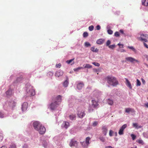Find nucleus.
I'll return each instance as SVG.
<instances>
[{"instance_id": "f257e3e1", "label": "nucleus", "mask_w": 148, "mask_h": 148, "mask_svg": "<svg viewBox=\"0 0 148 148\" xmlns=\"http://www.w3.org/2000/svg\"><path fill=\"white\" fill-rule=\"evenodd\" d=\"M34 129L37 131L40 134H44L46 131L45 127L38 121L34 122L33 123Z\"/></svg>"}, {"instance_id": "f03ea898", "label": "nucleus", "mask_w": 148, "mask_h": 148, "mask_svg": "<svg viewBox=\"0 0 148 148\" xmlns=\"http://www.w3.org/2000/svg\"><path fill=\"white\" fill-rule=\"evenodd\" d=\"M106 79H107L108 83L111 85L115 86L118 84V82L115 77L108 76L106 77Z\"/></svg>"}, {"instance_id": "7ed1b4c3", "label": "nucleus", "mask_w": 148, "mask_h": 148, "mask_svg": "<svg viewBox=\"0 0 148 148\" xmlns=\"http://www.w3.org/2000/svg\"><path fill=\"white\" fill-rule=\"evenodd\" d=\"M62 96L60 95H58L57 96H54L52 98V101H57V102H58L59 105L60 103L62 101Z\"/></svg>"}, {"instance_id": "20e7f679", "label": "nucleus", "mask_w": 148, "mask_h": 148, "mask_svg": "<svg viewBox=\"0 0 148 148\" xmlns=\"http://www.w3.org/2000/svg\"><path fill=\"white\" fill-rule=\"evenodd\" d=\"M59 104L58 102H57V101L52 102L49 106V108L51 110H55L58 106Z\"/></svg>"}, {"instance_id": "39448f33", "label": "nucleus", "mask_w": 148, "mask_h": 148, "mask_svg": "<svg viewBox=\"0 0 148 148\" xmlns=\"http://www.w3.org/2000/svg\"><path fill=\"white\" fill-rule=\"evenodd\" d=\"M27 95L29 96H33L35 94L34 90L32 87H30L29 88H27Z\"/></svg>"}, {"instance_id": "423d86ee", "label": "nucleus", "mask_w": 148, "mask_h": 148, "mask_svg": "<svg viewBox=\"0 0 148 148\" xmlns=\"http://www.w3.org/2000/svg\"><path fill=\"white\" fill-rule=\"evenodd\" d=\"M127 127V125L126 124H125L123 125L120 128L119 132V135H122L124 134V130Z\"/></svg>"}, {"instance_id": "0eeeda50", "label": "nucleus", "mask_w": 148, "mask_h": 148, "mask_svg": "<svg viewBox=\"0 0 148 148\" xmlns=\"http://www.w3.org/2000/svg\"><path fill=\"white\" fill-rule=\"evenodd\" d=\"M125 60L129 62H130L132 63H133L134 62H139L138 60L135 59L134 58L131 57H128L125 58Z\"/></svg>"}, {"instance_id": "6e6552de", "label": "nucleus", "mask_w": 148, "mask_h": 148, "mask_svg": "<svg viewBox=\"0 0 148 148\" xmlns=\"http://www.w3.org/2000/svg\"><path fill=\"white\" fill-rule=\"evenodd\" d=\"M28 104L27 102H24L22 105L21 109L23 112L26 111L28 108Z\"/></svg>"}, {"instance_id": "1a4fd4ad", "label": "nucleus", "mask_w": 148, "mask_h": 148, "mask_svg": "<svg viewBox=\"0 0 148 148\" xmlns=\"http://www.w3.org/2000/svg\"><path fill=\"white\" fill-rule=\"evenodd\" d=\"M77 115L80 118H82L85 115L84 111L83 110L79 111L78 112Z\"/></svg>"}, {"instance_id": "9d476101", "label": "nucleus", "mask_w": 148, "mask_h": 148, "mask_svg": "<svg viewBox=\"0 0 148 148\" xmlns=\"http://www.w3.org/2000/svg\"><path fill=\"white\" fill-rule=\"evenodd\" d=\"M144 37L145 38H148V35L147 34H142L140 35V38L141 40L142 41H144L145 42H147V40L144 38Z\"/></svg>"}, {"instance_id": "9b49d317", "label": "nucleus", "mask_w": 148, "mask_h": 148, "mask_svg": "<svg viewBox=\"0 0 148 148\" xmlns=\"http://www.w3.org/2000/svg\"><path fill=\"white\" fill-rule=\"evenodd\" d=\"M102 132L105 136H106L108 131V129L106 126L102 127Z\"/></svg>"}, {"instance_id": "f8f14e48", "label": "nucleus", "mask_w": 148, "mask_h": 148, "mask_svg": "<svg viewBox=\"0 0 148 148\" xmlns=\"http://www.w3.org/2000/svg\"><path fill=\"white\" fill-rule=\"evenodd\" d=\"M77 143V141L73 139H72L69 143V145L72 147L75 146Z\"/></svg>"}, {"instance_id": "ddd939ff", "label": "nucleus", "mask_w": 148, "mask_h": 148, "mask_svg": "<svg viewBox=\"0 0 148 148\" xmlns=\"http://www.w3.org/2000/svg\"><path fill=\"white\" fill-rule=\"evenodd\" d=\"M63 72L62 71L59 70L56 72V76L59 77L63 75Z\"/></svg>"}, {"instance_id": "4468645a", "label": "nucleus", "mask_w": 148, "mask_h": 148, "mask_svg": "<svg viewBox=\"0 0 148 148\" xmlns=\"http://www.w3.org/2000/svg\"><path fill=\"white\" fill-rule=\"evenodd\" d=\"M125 112L127 113H129L130 112H135V111L134 109L129 108H125Z\"/></svg>"}, {"instance_id": "2eb2a0df", "label": "nucleus", "mask_w": 148, "mask_h": 148, "mask_svg": "<svg viewBox=\"0 0 148 148\" xmlns=\"http://www.w3.org/2000/svg\"><path fill=\"white\" fill-rule=\"evenodd\" d=\"M90 139V138L89 137H86V142L85 143L86 144V146L85 148H87V147L88 146V145L89 144V141ZM85 148V147H84Z\"/></svg>"}, {"instance_id": "dca6fc26", "label": "nucleus", "mask_w": 148, "mask_h": 148, "mask_svg": "<svg viewBox=\"0 0 148 148\" xmlns=\"http://www.w3.org/2000/svg\"><path fill=\"white\" fill-rule=\"evenodd\" d=\"M125 79L126 80V84L127 86H128L130 89H131L132 88V86L130 82L127 79L125 78Z\"/></svg>"}, {"instance_id": "f3484780", "label": "nucleus", "mask_w": 148, "mask_h": 148, "mask_svg": "<svg viewBox=\"0 0 148 148\" xmlns=\"http://www.w3.org/2000/svg\"><path fill=\"white\" fill-rule=\"evenodd\" d=\"M105 41L104 39H100L98 40L96 42L97 44L99 45H101Z\"/></svg>"}, {"instance_id": "a211bd4d", "label": "nucleus", "mask_w": 148, "mask_h": 148, "mask_svg": "<svg viewBox=\"0 0 148 148\" xmlns=\"http://www.w3.org/2000/svg\"><path fill=\"white\" fill-rule=\"evenodd\" d=\"M16 105V103L13 101H12L10 102L9 104L10 106L12 108L14 107Z\"/></svg>"}, {"instance_id": "6ab92c4d", "label": "nucleus", "mask_w": 148, "mask_h": 148, "mask_svg": "<svg viewBox=\"0 0 148 148\" xmlns=\"http://www.w3.org/2000/svg\"><path fill=\"white\" fill-rule=\"evenodd\" d=\"M142 4L145 6H148V0H142Z\"/></svg>"}, {"instance_id": "aec40b11", "label": "nucleus", "mask_w": 148, "mask_h": 148, "mask_svg": "<svg viewBox=\"0 0 148 148\" xmlns=\"http://www.w3.org/2000/svg\"><path fill=\"white\" fill-rule=\"evenodd\" d=\"M84 84L82 83H79L77 85V88L79 90L82 89V87L84 86Z\"/></svg>"}, {"instance_id": "412c9836", "label": "nucleus", "mask_w": 148, "mask_h": 148, "mask_svg": "<svg viewBox=\"0 0 148 148\" xmlns=\"http://www.w3.org/2000/svg\"><path fill=\"white\" fill-rule=\"evenodd\" d=\"M92 105L94 107H96L98 105V103L95 100H92Z\"/></svg>"}, {"instance_id": "4be33fe9", "label": "nucleus", "mask_w": 148, "mask_h": 148, "mask_svg": "<svg viewBox=\"0 0 148 148\" xmlns=\"http://www.w3.org/2000/svg\"><path fill=\"white\" fill-rule=\"evenodd\" d=\"M64 127L65 129L67 128L69 126V123L67 121H64Z\"/></svg>"}, {"instance_id": "5701e85b", "label": "nucleus", "mask_w": 148, "mask_h": 148, "mask_svg": "<svg viewBox=\"0 0 148 148\" xmlns=\"http://www.w3.org/2000/svg\"><path fill=\"white\" fill-rule=\"evenodd\" d=\"M91 50L93 52H97L99 51V50L97 48L95 49L94 47H92L91 48Z\"/></svg>"}, {"instance_id": "b1692460", "label": "nucleus", "mask_w": 148, "mask_h": 148, "mask_svg": "<svg viewBox=\"0 0 148 148\" xmlns=\"http://www.w3.org/2000/svg\"><path fill=\"white\" fill-rule=\"evenodd\" d=\"M107 102L108 104L110 105H112L113 103V100L110 99H108Z\"/></svg>"}, {"instance_id": "393cba45", "label": "nucleus", "mask_w": 148, "mask_h": 148, "mask_svg": "<svg viewBox=\"0 0 148 148\" xmlns=\"http://www.w3.org/2000/svg\"><path fill=\"white\" fill-rule=\"evenodd\" d=\"M76 116L75 114L70 115L69 116L70 119L71 120H73L75 118Z\"/></svg>"}, {"instance_id": "a878e982", "label": "nucleus", "mask_w": 148, "mask_h": 148, "mask_svg": "<svg viewBox=\"0 0 148 148\" xmlns=\"http://www.w3.org/2000/svg\"><path fill=\"white\" fill-rule=\"evenodd\" d=\"M136 142L139 144H140L142 145H143L144 143L143 141L141 139L138 140L136 141Z\"/></svg>"}, {"instance_id": "bb28decb", "label": "nucleus", "mask_w": 148, "mask_h": 148, "mask_svg": "<svg viewBox=\"0 0 148 148\" xmlns=\"http://www.w3.org/2000/svg\"><path fill=\"white\" fill-rule=\"evenodd\" d=\"M92 67V66L88 64H86L84 66V68H90Z\"/></svg>"}, {"instance_id": "cd10ccee", "label": "nucleus", "mask_w": 148, "mask_h": 148, "mask_svg": "<svg viewBox=\"0 0 148 148\" xmlns=\"http://www.w3.org/2000/svg\"><path fill=\"white\" fill-rule=\"evenodd\" d=\"M133 126L136 128H140L141 127L140 126H138L137 123H133Z\"/></svg>"}, {"instance_id": "c85d7f7f", "label": "nucleus", "mask_w": 148, "mask_h": 148, "mask_svg": "<svg viewBox=\"0 0 148 148\" xmlns=\"http://www.w3.org/2000/svg\"><path fill=\"white\" fill-rule=\"evenodd\" d=\"M63 86L64 87H66L67 86L68 84V82L67 80H66L64 81V82L63 83Z\"/></svg>"}, {"instance_id": "c756f323", "label": "nucleus", "mask_w": 148, "mask_h": 148, "mask_svg": "<svg viewBox=\"0 0 148 148\" xmlns=\"http://www.w3.org/2000/svg\"><path fill=\"white\" fill-rule=\"evenodd\" d=\"M127 48L132 49L133 51H134L135 52H136V50L133 47L128 46L127 47Z\"/></svg>"}, {"instance_id": "7c9ffc66", "label": "nucleus", "mask_w": 148, "mask_h": 148, "mask_svg": "<svg viewBox=\"0 0 148 148\" xmlns=\"http://www.w3.org/2000/svg\"><path fill=\"white\" fill-rule=\"evenodd\" d=\"M6 93L7 95H10L12 93V91L11 90L9 89L8 91H7Z\"/></svg>"}, {"instance_id": "2f4dec72", "label": "nucleus", "mask_w": 148, "mask_h": 148, "mask_svg": "<svg viewBox=\"0 0 148 148\" xmlns=\"http://www.w3.org/2000/svg\"><path fill=\"white\" fill-rule=\"evenodd\" d=\"M140 85L141 82L138 79H137L136 86H140Z\"/></svg>"}, {"instance_id": "473e14b6", "label": "nucleus", "mask_w": 148, "mask_h": 148, "mask_svg": "<svg viewBox=\"0 0 148 148\" xmlns=\"http://www.w3.org/2000/svg\"><path fill=\"white\" fill-rule=\"evenodd\" d=\"M85 46L86 47H88L90 46V43L88 42H86L84 44Z\"/></svg>"}, {"instance_id": "72a5a7b5", "label": "nucleus", "mask_w": 148, "mask_h": 148, "mask_svg": "<svg viewBox=\"0 0 148 148\" xmlns=\"http://www.w3.org/2000/svg\"><path fill=\"white\" fill-rule=\"evenodd\" d=\"M108 47L112 49H114L115 47V45H111L109 46Z\"/></svg>"}, {"instance_id": "f704fd0d", "label": "nucleus", "mask_w": 148, "mask_h": 148, "mask_svg": "<svg viewBox=\"0 0 148 148\" xmlns=\"http://www.w3.org/2000/svg\"><path fill=\"white\" fill-rule=\"evenodd\" d=\"M99 139L103 142H104L105 141V138L103 137H100Z\"/></svg>"}, {"instance_id": "c9c22d12", "label": "nucleus", "mask_w": 148, "mask_h": 148, "mask_svg": "<svg viewBox=\"0 0 148 148\" xmlns=\"http://www.w3.org/2000/svg\"><path fill=\"white\" fill-rule=\"evenodd\" d=\"M108 33L109 34H112L113 32L112 30L110 29H109L107 30Z\"/></svg>"}, {"instance_id": "e433bc0d", "label": "nucleus", "mask_w": 148, "mask_h": 148, "mask_svg": "<svg viewBox=\"0 0 148 148\" xmlns=\"http://www.w3.org/2000/svg\"><path fill=\"white\" fill-rule=\"evenodd\" d=\"M92 64L96 66H100V64L97 62H93L92 63Z\"/></svg>"}, {"instance_id": "4c0bfd02", "label": "nucleus", "mask_w": 148, "mask_h": 148, "mask_svg": "<svg viewBox=\"0 0 148 148\" xmlns=\"http://www.w3.org/2000/svg\"><path fill=\"white\" fill-rule=\"evenodd\" d=\"M74 59L68 60L66 61V62L68 64H70L71 62H72L74 60Z\"/></svg>"}, {"instance_id": "58836bf2", "label": "nucleus", "mask_w": 148, "mask_h": 148, "mask_svg": "<svg viewBox=\"0 0 148 148\" xmlns=\"http://www.w3.org/2000/svg\"><path fill=\"white\" fill-rule=\"evenodd\" d=\"M4 114L2 111H0V117L2 118L4 117Z\"/></svg>"}, {"instance_id": "ea45409f", "label": "nucleus", "mask_w": 148, "mask_h": 148, "mask_svg": "<svg viewBox=\"0 0 148 148\" xmlns=\"http://www.w3.org/2000/svg\"><path fill=\"white\" fill-rule=\"evenodd\" d=\"M88 36V33L86 32H85L83 33V36L84 37H86Z\"/></svg>"}, {"instance_id": "a19ab883", "label": "nucleus", "mask_w": 148, "mask_h": 148, "mask_svg": "<svg viewBox=\"0 0 148 148\" xmlns=\"http://www.w3.org/2000/svg\"><path fill=\"white\" fill-rule=\"evenodd\" d=\"M119 32H116L114 33V36L116 37H119Z\"/></svg>"}, {"instance_id": "79ce46f5", "label": "nucleus", "mask_w": 148, "mask_h": 148, "mask_svg": "<svg viewBox=\"0 0 148 148\" xmlns=\"http://www.w3.org/2000/svg\"><path fill=\"white\" fill-rule=\"evenodd\" d=\"M94 27L93 25H91L89 27L88 29L90 31H92Z\"/></svg>"}, {"instance_id": "37998d69", "label": "nucleus", "mask_w": 148, "mask_h": 148, "mask_svg": "<svg viewBox=\"0 0 148 148\" xmlns=\"http://www.w3.org/2000/svg\"><path fill=\"white\" fill-rule=\"evenodd\" d=\"M22 79L21 77L18 78L16 79V82H20L22 80Z\"/></svg>"}, {"instance_id": "c03bdc74", "label": "nucleus", "mask_w": 148, "mask_h": 148, "mask_svg": "<svg viewBox=\"0 0 148 148\" xmlns=\"http://www.w3.org/2000/svg\"><path fill=\"white\" fill-rule=\"evenodd\" d=\"M3 138V134L2 133L0 132V141H1Z\"/></svg>"}, {"instance_id": "a18cd8bd", "label": "nucleus", "mask_w": 148, "mask_h": 148, "mask_svg": "<svg viewBox=\"0 0 148 148\" xmlns=\"http://www.w3.org/2000/svg\"><path fill=\"white\" fill-rule=\"evenodd\" d=\"M131 136L133 140H134L136 138V136L134 135V134H132L131 135Z\"/></svg>"}, {"instance_id": "49530a36", "label": "nucleus", "mask_w": 148, "mask_h": 148, "mask_svg": "<svg viewBox=\"0 0 148 148\" xmlns=\"http://www.w3.org/2000/svg\"><path fill=\"white\" fill-rule=\"evenodd\" d=\"M110 43H111L110 41V40H108L107 41V42L106 43V45L107 46H109V45L110 44Z\"/></svg>"}, {"instance_id": "de8ad7c7", "label": "nucleus", "mask_w": 148, "mask_h": 148, "mask_svg": "<svg viewBox=\"0 0 148 148\" xmlns=\"http://www.w3.org/2000/svg\"><path fill=\"white\" fill-rule=\"evenodd\" d=\"M98 124V122L97 121H94L92 123V125L93 126H96Z\"/></svg>"}, {"instance_id": "09e8293b", "label": "nucleus", "mask_w": 148, "mask_h": 148, "mask_svg": "<svg viewBox=\"0 0 148 148\" xmlns=\"http://www.w3.org/2000/svg\"><path fill=\"white\" fill-rule=\"evenodd\" d=\"M56 67L57 68H60L61 66V64L60 63L56 64Z\"/></svg>"}, {"instance_id": "8fccbe9b", "label": "nucleus", "mask_w": 148, "mask_h": 148, "mask_svg": "<svg viewBox=\"0 0 148 148\" xmlns=\"http://www.w3.org/2000/svg\"><path fill=\"white\" fill-rule=\"evenodd\" d=\"M113 131L112 130H110L109 131V135L110 136H112Z\"/></svg>"}, {"instance_id": "3c124183", "label": "nucleus", "mask_w": 148, "mask_h": 148, "mask_svg": "<svg viewBox=\"0 0 148 148\" xmlns=\"http://www.w3.org/2000/svg\"><path fill=\"white\" fill-rule=\"evenodd\" d=\"M16 145L15 144H13L11 145L9 148H16Z\"/></svg>"}, {"instance_id": "603ef678", "label": "nucleus", "mask_w": 148, "mask_h": 148, "mask_svg": "<svg viewBox=\"0 0 148 148\" xmlns=\"http://www.w3.org/2000/svg\"><path fill=\"white\" fill-rule=\"evenodd\" d=\"M83 68V67H79L77 68H76V69H75L74 70L75 71H78V70H79L80 69H82Z\"/></svg>"}, {"instance_id": "864d4df0", "label": "nucleus", "mask_w": 148, "mask_h": 148, "mask_svg": "<svg viewBox=\"0 0 148 148\" xmlns=\"http://www.w3.org/2000/svg\"><path fill=\"white\" fill-rule=\"evenodd\" d=\"M119 46L120 48H123V44H121L120 43H118L117 44Z\"/></svg>"}, {"instance_id": "5fc2aeb1", "label": "nucleus", "mask_w": 148, "mask_h": 148, "mask_svg": "<svg viewBox=\"0 0 148 148\" xmlns=\"http://www.w3.org/2000/svg\"><path fill=\"white\" fill-rule=\"evenodd\" d=\"M141 80L143 84H145V80L143 78H141Z\"/></svg>"}, {"instance_id": "6e6d98bb", "label": "nucleus", "mask_w": 148, "mask_h": 148, "mask_svg": "<svg viewBox=\"0 0 148 148\" xmlns=\"http://www.w3.org/2000/svg\"><path fill=\"white\" fill-rule=\"evenodd\" d=\"M96 28L97 30H99L100 29L101 27L99 25H97L96 26Z\"/></svg>"}, {"instance_id": "4d7b16f0", "label": "nucleus", "mask_w": 148, "mask_h": 148, "mask_svg": "<svg viewBox=\"0 0 148 148\" xmlns=\"http://www.w3.org/2000/svg\"><path fill=\"white\" fill-rule=\"evenodd\" d=\"M144 45L147 48H148V45L145 43H144Z\"/></svg>"}, {"instance_id": "13d9d810", "label": "nucleus", "mask_w": 148, "mask_h": 148, "mask_svg": "<svg viewBox=\"0 0 148 148\" xmlns=\"http://www.w3.org/2000/svg\"><path fill=\"white\" fill-rule=\"evenodd\" d=\"M147 61H148V55H145L144 56Z\"/></svg>"}, {"instance_id": "bf43d9fd", "label": "nucleus", "mask_w": 148, "mask_h": 148, "mask_svg": "<svg viewBox=\"0 0 148 148\" xmlns=\"http://www.w3.org/2000/svg\"><path fill=\"white\" fill-rule=\"evenodd\" d=\"M120 32L122 34H124L123 31L122 29L120 30Z\"/></svg>"}, {"instance_id": "052dcab7", "label": "nucleus", "mask_w": 148, "mask_h": 148, "mask_svg": "<svg viewBox=\"0 0 148 148\" xmlns=\"http://www.w3.org/2000/svg\"><path fill=\"white\" fill-rule=\"evenodd\" d=\"M105 148H114L113 147H112L111 146H108L107 147H105Z\"/></svg>"}, {"instance_id": "680f3d73", "label": "nucleus", "mask_w": 148, "mask_h": 148, "mask_svg": "<svg viewBox=\"0 0 148 148\" xmlns=\"http://www.w3.org/2000/svg\"><path fill=\"white\" fill-rule=\"evenodd\" d=\"M145 106L146 107L148 108V103L145 104Z\"/></svg>"}, {"instance_id": "e2e57ef3", "label": "nucleus", "mask_w": 148, "mask_h": 148, "mask_svg": "<svg viewBox=\"0 0 148 148\" xmlns=\"http://www.w3.org/2000/svg\"><path fill=\"white\" fill-rule=\"evenodd\" d=\"M81 144L83 146H84V142H81Z\"/></svg>"}, {"instance_id": "0e129e2a", "label": "nucleus", "mask_w": 148, "mask_h": 148, "mask_svg": "<svg viewBox=\"0 0 148 148\" xmlns=\"http://www.w3.org/2000/svg\"><path fill=\"white\" fill-rule=\"evenodd\" d=\"M49 73H51V75H53V72H49Z\"/></svg>"}, {"instance_id": "69168bd1", "label": "nucleus", "mask_w": 148, "mask_h": 148, "mask_svg": "<svg viewBox=\"0 0 148 148\" xmlns=\"http://www.w3.org/2000/svg\"><path fill=\"white\" fill-rule=\"evenodd\" d=\"M1 148H7V147L5 146H2Z\"/></svg>"}, {"instance_id": "338daca9", "label": "nucleus", "mask_w": 148, "mask_h": 148, "mask_svg": "<svg viewBox=\"0 0 148 148\" xmlns=\"http://www.w3.org/2000/svg\"><path fill=\"white\" fill-rule=\"evenodd\" d=\"M89 112H90L91 111H92L93 110H92L91 111L89 109Z\"/></svg>"}, {"instance_id": "774afa93", "label": "nucleus", "mask_w": 148, "mask_h": 148, "mask_svg": "<svg viewBox=\"0 0 148 148\" xmlns=\"http://www.w3.org/2000/svg\"><path fill=\"white\" fill-rule=\"evenodd\" d=\"M74 62H73L72 63V64H74Z\"/></svg>"}]
</instances>
